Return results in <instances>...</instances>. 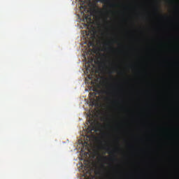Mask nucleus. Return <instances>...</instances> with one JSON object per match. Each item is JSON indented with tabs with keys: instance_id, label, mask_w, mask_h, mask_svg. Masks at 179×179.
Instances as JSON below:
<instances>
[{
	"instance_id": "nucleus-9",
	"label": "nucleus",
	"mask_w": 179,
	"mask_h": 179,
	"mask_svg": "<svg viewBox=\"0 0 179 179\" xmlns=\"http://www.w3.org/2000/svg\"><path fill=\"white\" fill-rule=\"evenodd\" d=\"M108 154H109V155L113 154V151H109Z\"/></svg>"
},
{
	"instance_id": "nucleus-3",
	"label": "nucleus",
	"mask_w": 179,
	"mask_h": 179,
	"mask_svg": "<svg viewBox=\"0 0 179 179\" xmlns=\"http://www.w3.org/2000/svg\"><path fill=\"white\" fill-rule=\"evenodd\" d=\"M85 19H86V20L92 21V19H91V17H90V16H86Z\"/></svg>"
},
{
	"instance_id": "nucleus-16",
	"label": "nucleus",
	"mask_w": 179,
	"mask_h": 179,
	"mask_svg": "<svg viewBox=\"0 0 179 179\" xmlns=\"http://www.w3.org/2000/svg\"><path fill=\"white\" fill-rule=\"evenodd\" d=\"M90 45H92V43H90Z\"/></svg>"
},
{
	"instance_id": "nucleus-1",
	"label": "nucleus",
	"mask_w": 179,
	"mask_h": 179,
	"mask_svg": "<svg viewBox=\"0 0 179 179\" xmlns=\"http://www.w3.org/2000/svg\"><path fill=\"white\" fill-rule=\"evenodd\" d=\"M94 92H90V101H92V102H95L96 101V97L98 93V90L97 89H94Z\"/></svg>"
},
{
	"instance_id": "nucleus-4",
	"label": "nucleus",
	"mask_w": 179,
	"mask_h": 179,
	"mask_svg": "<svg viewBox=\"0 0 179 179\" xmlns=\"http://www.w3.org/2000/svg\"><path fill=\"white\" fill-rule=\"evenodd\" d=\"M89 130H90V131H92V130H94V127H92V128H90V127H88Z\"/></svg>"
},
{
	"instance_id": "nucleus-10",
	"label": "nucleus",
	"mask_w": 179,
	"mask_h": 179,
	"mask_svg": "<svg viewBox=\"0 0 179 179\" xmlns=\"http://www.w3.org/2000/svg\"><path fill=\"white\" fill-rule=\"evenodd\" d=\"M107 150H110V148H107Z\"/></svg>"
},
{
	"instance_id": "nucleus-6",
	"label": "nucleus",
	"mask_w": 179,
	"mask_h": 179,
	"mask_svg": "<svg viewBox=\"0 0 179 179\" xmlns=\"http://www.w3.org/2000/svg\"><path fill=\"white\" fill-rule=\"evenodd\" d=\"M90 63H91V64H92V67H94V64H93V59H90Z\"/></svg>"
},
{
	"instance_id": "nucleus-14",
	"label": "nucleus",
	"mask_w": 179,
	"mask_h": 179,
	"mask_svg": "<svg viewBox=\"0 0 179 179\" xmlns=\"http://www.w3.org/2000/svg\"><path fill=\"white\" fill-rule=\"evenodd\" d=\"M102 166L104 168V165L103 164H102Z\"/></svg>"
},
{
	"instance_id": "nucleus-15",
	"label": "nucleus",
	"mask_w": 179,
	"mask_h": 179,
	"mask_svg": "<svg viewBox=\"0 0 179 179\" xmlns=\"http://www.w3.org/2000/svg\"><path fill=\"white\" fill-rule=\"evenodd\" d=\"M110 6H114V5H110Z\"/></svg>"
},
{
	"instance_id": "nucleus-17",
	"label": "nucleus",
	"mask_w": 179,
	"mask_h": 179,
	"mask_svg": "<svg viewBox=\"0 0 179 179\" xmlns=\"http://www.w3.org/2000/svg\"><path fill=\"white\" fill-rule=\"evenodd\" d=\"M104 93H106H106H107V92H104Z\"/></svg>"
},
{
	"instance_id": "nucleus-2",
	"label": "nucleus",
	"mask_w": 179,
	"mask_h": 179,
	"mask_svg": "<svg viewBox=\"0 0 179 179\" xmlns=\"http://www.w3.org/2000/svg\"><path fill=\"white\" fill-rule=\"evenodd\" d=\"M93 35L94 34V31H89L88 33H86V35Z\"/></svg>"
},
{
	"instance_id": "nucleus-18",
	"label": "nucleus",
	"mask_w": 179,
	"mask_h": 179,
	"mask_svg": "<svg viewBox=\"0 0 179 179\" xmlns=\"http://www.w3.org/2000/svg\"><path fill=\"white\" fill-rule=\"evenodd\" d=\"M159 10V8H157V10Z\"/></svg>"
},
{
	"instance_id": "nucleus-13",
	"label": "nucleus",
	"mask_w": 179,
	"mask_h": 179,
	"mask_svg": "<svg viewBox=\"0 0 179 179\" xmlns=\"http://www.w3.org/2000/svg\"><path fill=\"white\" fill-rule=\"evenodd\" d=\"M87 70L89 71V68H87Z\"/></svg>"
},
{
	"instance_id": "nucleus-12",
	"label": "nucleus",
	"mask_w": 179,
	"mask_h": 179,
	"mask_svg": "<svg viewBox=\"0 0 179 179\" xmlns=\"http://www.w3.org/2000/svg\"><path fill=\"white\" fill-rule=\"evenodd\" d=\"M89 78H90V80H92V78L89 77Z\"/></svg>"
},
{
	"instance_id": "nucleus-5",
	"label": "nucleus",
	"mask_w": 179,
	"mask_h": 179,
	"mask_svg": "<svg viewBox=\"0 0 179 179\" xmlns=\"http://www.w3.org/2000/svg\"><path fill=\"white\" fill-rule=\"evenodd\" d=\"M104 45L106 46V45H110V42H106L104 43Z\"/></svg>"
},
{
	"instance_id": "nucleus-7",
	"label": "nucleus",
	"mask_w": 179,
	"mask_h": 179,
	"mask_svg": "<svg viewBox=\"0 0 179 179\" xmlns=\"http://www.w3.org/2000/svg\"><path fill=\"white\" fill-rule=\"evenodd\" d=\"M111 49H112L111 47H109V48H105L106 50H111Z\"/></svg>"
},
{
	"instance_id": "nucleus-8",
	"label": "nucleus",
	"mask_w": 179,
	"mask_h": 179,
	"mask_svg": "<svg viewBox=\"0 0 179 179\" xmlns=\"http://www.w3.org/2000/svg\"><path fill=\"white\" fill-rule=\"evenodd\" d=\"M88 122L90 123L91 125H92V121L91 120H90Z\"/></svg>"
},
{
	"instance_id": "nucleus-11",
	"label": "nucleus",
	"mask_w": 179,
	"mask_h": 179,
	"mask_svg": "<svg viewBox=\"0 0 179 179\" xmlns=\"http://www.w3.org/2000/svg\"><path fill=\"white\" fill-rule=\"evenodd\" d=\"M103 158H104L105 159H106L108 158V157H104Z\"/></svg>"
}]
</instances>
